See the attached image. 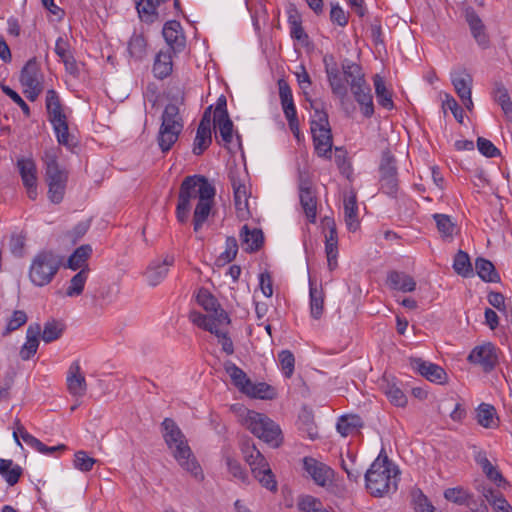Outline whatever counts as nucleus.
<instances>
[{"mask_svg": "<svg viewBox=\"0 0 512 512\" xmlns=\"http://www.w3.org/2000/svg\"><path fill=\"white\" fill-rule=\"evenodd\" d=\"M17 168L28 197L31 200H35L38 196L37 167L35 161L32 158H19L17 160Z\"/></svg>", "mask_w": 512, "mask_h": 512, "instance_id": "nucleus-12", "label": "nucleus"}, {"mask_svg": "<svg viewBox=\"0 0 512 512\" xmlns=\"http://www.w3.org/2000/svg\"><path fill=\"white\" fill-rule=\"evenodd\" d=\"M475 461L482 468L483 473L490 481L494 482L498 487H505L507 485V481L502 473L496 466L492 465L485 452H478L475 456Z\"/></svg>", "mask_w": 512, "mask_h": 512, "instance_id": "nucleus-29", "label": "nucleus"}, {"mask_svg": "<svg viewBox=\"0 0 512 512\" xmlns=\"http://www.w3.org/2000/svg\"><path fill=\"white\" fill-rule=\"evenodd\" d=\"M27 319V315L24 311L15 310L7 322L6 328L3 331V335H8L11 332L17 330L27 322Z\"/></svg>", "mask_w": 512, "mask_h": 512, "instance_id": "nucleus-62", "label": "nucleus"}, {"mask_svg": "<svg viewBox=\"0 0 512 512\" xmlns=\"http://www.w3.org/2000/svg\"><path fill=\"white\" fill-rule=\"evenodd\" d=\"M62 265V258L51 250H42L32 259L29 279L33 285L43 287L52 282Z\"/></svg>", "mask_w": 512, "mask_h": 512, "instance_id": "nucleus-5", "label": "nucleus"}, {"mask_svg": "<svg viewBox=\"0 0 512 512\" xmlns=\"http://www.w3.org/2000/svg\"><path fill=\"white\" fill-rule=\"evenodd\" d=\"M410 364L415 371L431 382L444 384L447 381V373L437 364L424 361L421 358H412Z\"/></svg>", "mask_w": 512, "mask_h": 512, "instance_id": "nucleus-16", "label": "nucleus"}, {"mask_svg": "<svg viewBox=\"0 0 512 512\" xmlns=\"http://www.w3.org/2000/svg\"><path fill=\"white\" fill-rule=\"evenodd\" d=\"M174 264V257L167 255L161 262L152 261L146 269L145 277L150 286L159 285L167 276L169 267Z\"/></svg>", "mask_w": 512, "mask_h": 512, "instance_id": "nucleus-23", "label": "nucleus"}, {"mask_svg": "<svg viewBox=\"0 0 512 512\" xmlns=\"http://www.w3.org/2000/svg\"><path fill=\"white\" fill-rule=\"evenodd\" d=\"M171 49L160 50L155 58L153 64L154 76L158 79H165L168 77L173 70V55H175Z\"/></svg>", "mask_w": 512, "mask_h": 512, "instance_id": "nucleus-27", "label": "nucleus"}, {"mask_svg": "<svg viewBox=\"0 0 512 512\" xmlns=\"http://www.w3.org/2000/svg\"><path fill=\"white\" fill-rule=\"evenodd\" d=\"M162 34L168 45L166 49H171L174 53H179L184 50L185 37L182 33L181 24L178 21L171 20L166 22Z\"/></svg>", "mask_w": 512, "mask_h": 512, "instance_id": "nucleus-18", "label": "nucleus"}, {"mask_svg": "<svg viewBox=\"0 0 512 512\" xmlns=\"http://www.w3.org/2000/svg\"><path fill=\"white\" fill-rule=\"evenodd\" d=\"M240 239L242 245L246 246L245 250L248 252L258 251L264 242L263 232L260 229H249L248 225H244L240 231Z\"/></svg>", "mask_w": 512, "mask_h": 512, "instance_id": "nucleus-30", "label": "nucleus"}, {"mask_svg": "<svg viewBox=\"0 0 512 512\" xmlns=\"http://www.w3.org/2000/svg\"><path fill=\"white\" fill-rule=\"evenodd\" d=\"M92 254V247L88 244L78 247L68 259V267L77 270L86 265V261Z\"/></svg>", "mask_w": 512, "mask_h": 512, "instance_id": "nucleus-49", "label": "nucleus"}, {"mask_svg": "<svg viewBox=\"0 0 512 512\" xmlns=\"http://www.w3.org/2000/svg\"><path fill=\"white\" fill-rule=\"evenodd\" d=\"M96 461V459L89 457L85 451L80 450L75 453L73 462L76 469L82 472H88L92 470Z\"/></svg>", "mask_w": 512, "mask_h": 512, "instance_id": "nucleus-60", "label": "nucleus"}, {"mask_svg": "<svg viewBox=\"0 0 512 512\" xmlns=\"http://www.w3.org/2000/svg\"><path fill=\"white\" fill-rule=\"evenodd\" d=\"M88 277V268H82L77 274H75L70 280V284L66 290V295L69 297H75L82 294L85 283Z\"/></svg>", "mask_w": 512, "mask_h": 512, "instance_id": "nucleus-51", "label": "nucleus"}, {"mask_svg": "<svg viewBox=\"0 0 512 512\" xmlns=\"http://www.w3.org/2000/svg\"><path fill=\"white\" fill-rule=\"evenodd\" d=\"M20 82L24 86L27 98L34 101L42 91V85L39 81V67L35 58L27 61L20 73Z\"/></svg>", "mask_w": 512, "mask_h": 512, "instance_id": "nucleus-9", "label": "nucleus"}, {"mask_svg": "<svg viewBox=\"0 0 512 512\" xmlns=\"http://www.w3.org/2000/svg\"><path fill=\"white\" fill-rule=\"evenodd\" d=\"M309 296L311 316L318 320L321 318L324 311L325 294L322 288H317L311 280H309Z\"/></svg>", "mask_w": 512, "mask_h": 512, "instance_id": "nucleus-38", "label": "nucleus"}, {"mask_svg": "<svg viewBox=\"0 0 512 512\" xmlns=\"http://www.w3.org/2000/svg\"><path fill=\"white\" fill-rule=\"evenodd\" d=\"M161 427L164 441L179 466L195 480L203 481V470L176 422L171 418H165L161 423Z\"/></svg>", "mask_w": 512, "mask_h": 512, "instance_id": "nucleus-1", "label": "nucleus"}, {"mask_svg": "<svg viewBox=\"0 0 512 512\" xmlns=\"http://www.w3.org/2000/svg\"><path fill=\"white\" fill-rule=\"evenodd\" d=\"M282 371L286 378H290L294 372L295 358L291 351L283 350L278 355Z\"/></svg>", "mask_w": 512, "mask_h": 512, "instance_id": "nucleus-61", "label": "nucleus"}, {"mask_svg": "<svg viewBox=\"0 0 512 512\" xmlns=\"http://www.w3.org/2000/svg\"><path fill=\"white\" fill-rule=\"evenodd\" d=\"M190 321L198 327L209 331H216V327L219 326L217 320L211 315H204L198 311H191L189 314Z\"/></svg>", "mask_w": 512, "mask_h": 512, "instance_id": "nucleus-55", "label": "nucleus"}, {"mask_svg": "<svg viewBox=\"0 0 512 512\" xmlns=\"http://www.w3.org/2000/svg\"><path fill=\"white\" fill-rule=\"evenodd\" d=\"M466 21L478 45L487 48L489 39L485 33V26L477 13L471 8L466 10Z\"/></svg>", "mask_w": 512, "mask_h": 512, "instance_id": "nucleus-26", "label": "nucleus"}, {"mask_svg": "<svg viewBox=\"0 0 512 512\" xmlns=\"http://www.w3.org/2000/svg\"><path fill=\"white\" fill-rule=\"evenodd\" d=\"M373 82L379 105L387 110H392L394 108L392 93L386 88L383 78L380 75H375Z\"/></svg>", "mask_w": 512, "mask_h": 512, "instance_id": "nucleus-41", "label": "nucleus"}, {"mask_svg": "<svg viewBox=\"0 0 512 512\" xmlns=\"http://www.w3.org/2000/svg\"><path fill=\"white\" fill-rule=\"evenodd\" d=\"M299 430L311 440L318 437L317 427L308 413L300 416Z\"/></svg>", "mask_w": 512, "mask_h": 512, "instance_id": "nucleus-63", "label": "nucleus"}, {"mask_svg": "<svg viewBox=\"0 0 512 512\" xmlns=\"http://www.w3.org/2000/svg\"><path fill=\"white\" fill-rule=\"evenodd\" d=\"M224 369H225L226 373L230 376L232 383L242 393H244L245 389L247 388L248 384L251 381L247 377L246 373L231 361H226L224 363Z\"/></svg>", "mask_w": 512, "mask_h": 512, "instance_id": "nucleus-42", "label": "nucleus"}, {"mask_svg": "<svg viewBox=\"0 0 512 512\" xmlns=\"http://www.w3.org/2000/svg\"><path fill=\"white\" fill-rule=\"evenodd\" d=\"M299 198L308 221L315 223L317 216V200L308 181H302L300 183Z\"/></svg>", "mask_w": 512, "mask_h": 512, "instance_id": "nucleus-24", "label": "nucleus"}, {"mask_svg": "<svg viewBox=\"0 0 512 512\" xmlns=\"http://www.w3.org/2000/svg\"><path fill=\"white\" fill-rule=\"evenodd\" d=\"M325 72L327 80L333 95L338 97L342 102L346 99L348 94L347 86L344 83L341 72L335 62L328 63L327 58H324Z\"/></svg>", "mask_w": 512, "mask_h": 512, "instance_id": "nucleus-20", "label": "nucleus"}, {"mask_svg": "<svg viewBox=\"0 0 512 512\" xmlns=\"http://www.w3.org/2000/svg\"><path fill=\"white\" fill-rule=\"evenodd\" d=\"M66 385L68 392L73 397L81 398L87 392L86 378L81 370L80 362L78 360L73 361L68 368Z\"/></svg>", "mask_w": 512, "mask_h": 512, "instance_id": "nucleus-15", "label": "nucleus"}, {"mask_svg": "<svg viewBox=\"0 0 512 512\" xmlns=\"http://www.w3.org/2000/svg\"><path fill=\"white\" fill-rule=\"evenodd\" d=\"M453 268L457 274L463 277H468L473 274L469 255L462 250H459L455 255Z\"/></svg>", "mask_w": 512, "mask_h": 512, "instance_id": "nucleus-53", "label": "nucleus"}, {"mask_svg": "<svg viewBox=\"0 0 512 512\" xmlns=\"http://www.w3.org/2000/svg\"><path fill=\"white\" fill-rule=\"evenodd\" d=\"M493 94L494 100L501 106L505 116L512 119V101L505 86L502 83H496Z\"/></svg>", "mask_w": 512, "mask_h": 512, "instance_id": "nucleus-45", "label": "nucleus"}, {"mask_svg": "<svg viewBox=\"0 0 512 512\" xmlns=\"http://www.w3.org/2000/svg\"><path fill=\"white\" fill-rule=\"evenodd\" d=\"M44 161L46 165V182L47 183H67L68 172L58 163V153L55 149H49L45 153Z\"/></svg>", "mask_w": 512, "mask_h": 512, "instance_id": "nucleus-17", "label": "nucleus"}, {"mask_svg": "<svg viewBox=\"0 0 512 512\" xmlns=\"http://www.w3.org/2000/svg\"><path fill=\"white\" fill-rule=\"evenodd\" d=\"M203 189L208 190L209 194H216L215 187L203 175H191L183 179L176 206V218L180 223L187 222L191 211V202L201 199Z\"/></svg>", "mask_w": 512, "mask_h": 512, "instance_id": "nucleus-3", "label": "nucleus"}, {"mask_svg": "<svg viewBox=\"0 0 512 512\" xmlns=\"http://www.w3.org/2000/svg\"><path fill=\"white\" fill-rule=\"evenodd\" d=\"M468 361L480 365L484 372L492 371L498 362L495 346L491 343L476 346L468 355Z\"/></svg>", "mask_w": 512, "mask_h": 512, "instance_id": "nucleus-14", "label": "nucleus"}, {"mask_svg": "<svg viewBox=\"0 0 512 512\" xmlns=\"http://www.w3.org/2000/svg\"><path fill=\"white\" fill-rule=\"evenodd\" d=\"M297 508L301 512H330L324 508L322 502L319 499L311 495L299 497L297 501Z\"/></svg>", "mask_w": 512, "mask_h": 512, "instance_id": "nucleus-56", "label": "nucleus"}, {"mask_svg": "<svg viewBox=\"0 0 512 512\" xmlns=\"http://www.w3.org/2000/svg\"><path fill=\"white\" fill-rule=\"evenodd\" d=\"M341 69L350 87H352L354 83L359 84L365 80L361 66L348 59L342 62Z\"/></svg>", "mask_w": 512, "mask_h": 512, "instance_id": "nucleus-43", "label": "nucleus"}, {"mask_svg": "<svg viewBox=\"0 0 512 512\" xmlns=\"http://www.w3.org/2000/svg\"><path fill=\"white\" fill-rule=\"evenodd\" d=\"M451 81L460 99L468 98L471 95L472 77L465 69L453 71Z\"/></svg>", "mask_w": 512, "mask_h": 512, "instance_id": "nucleus-32", "label": "nucleus"}, {"mask_svg": "<svg viewBox=\"0 0 512 512\" xmlns=\"http://www.w3.org/2000/svg\"><path fill=\"white\" fill-rule=\"evenodd\" d=\"M230 181L234 193V203L237 217L241 220H246L251 216L248 208V195L246 186L245 184L241 183L240 180L234 175H230Z\"/></svg>", "mask_w": 512, "mask_h": 512, "instance_id": "nucleus-22", "label": "nucleus"}, {"mask_svg": "<svg viewBox=\"0 0 512 512\" xmlns=\"http://www.w3.org/2000/svg\"><path fill=\"white\" fill-rule=\"evenodd\" d=\"M475 269L477 275L485 282L497 283L500 281V276L490 260L481 257L477 258Z\"/></svg>", "mask_w": 512, "mask_h": 512, "instance_id": "nucleus-40", "label": "nucleus"}, {"mask_svg": "<svg viewBox=\"0 0 512 512\" xmlns=\"http://www.w3.org/2000/svg\"><path fill=\"white\" fill-rule=\"evenodd\" d=\"M279 97L283 113L285 117L294 116L297 114L296 106L294 104L292 90L287 81L284 79L278 80Z\"/></svg>", "mask_w": 512, "mask_h": 512, "instance_id": "nucleus-34", "label": "nucleus"}, {"mask_svg": "<svg viewBox=\"0 0 512 512\" xmlns=\"http://www.w3.org/2000/svg\"><path fill=\"white\" fill-rule=\"evenodd\" d=\"M350 90L354 96L355 101L360 105L361 112L366 118H370L374 114L373 97L371 94L370 85L366 80L361 83H354Z\"/></svg>", "mask_w": 512, "mask_h": 512, "instance_id": "nucleus-19", "label": "nucleus"}, {"mask_svg": "<svg viewBox=\"0 0 512 512\" xmlns=\"http://www.w3.org/2000/svg\"><path fill=\"white\" fill-rule=\"evenodd\" d=\"M214 127L218 128L221 142L225 147L232 142L233 139V122L229 116L213 118Z\"/></svg>", "mask_w": 512, "mask_h": 512, "instance_id": "nucleus-46", "label": "nucleus"}, {"mask_svg": "<svg viewBox=\"0 0 512 512\" xmlns=\"http://www.w3.org/2000/svg\"><path fill=\"white\" fill-rule=\"evenodd\" d=\"M197 303L207 312L211 313L218 325H229L230 318L227 312L221 308L216 297L205 288H200L196 296Z\"/></svg>", "mask_w": 512, "mask_h": 512, "instance_id": "nucleus-11", "label": "nucleus"}, {"mask_svg": "<svg viewBox=\"0 0 512 512\" xmlns=\"http://www.w3.org/2000/svg\"><path fill=\"white\" fill-rule=\"evenodd\" d=\"M383 389L385 395L393 405L397 407H405L407 405V397L397 384L387 382Z\"/></svg>", "mask_w": 512, "mask_h": 512, "instance_id": "nucleus-54", "label": "nucleus"}, {"mask_svg": "<svg viewBox=\"0 0 512 512\" xmlns=\"http://www.w3.org/2000/svg\"><path fill=\"white\" fill-rule=\"evenodd\" d=\"M202 197L197 201L196 207L193 213V229L198 232L203 224L207 221L214 203L216 194H209V191L203 189Z\"/></svg>", "mask_w": 512, "mask_h": 512, "instance_id": "nucleus-21", "label": "nucleus"}, {"mask_svg": "<svg viewBox=\"0 0 512 512\" xmlns=\"http://www.w3.org/2000/svg\"><path fill=\"white\" fill-rule=\"evenodd\" d=\"M46 109L49 115V121L66 117L62 111V106L58 94L54 90H48L46 96Z\"/></svg>", "mask_w": 512, "mask_h": 512, "instance_id": "nucleus-48", "label": "nucleus"}, {"mask_svg": "<svg viewBox=\"0 0 512 512\" xmlns=\"http://www.w3.org/2000/svg\"><path fill=\"white\" fill-rule=\"evenodd\" d=\"M244 394L252 398L272 399L275 395V390L267 383H252L250 381Z\"/></svg>", "mask_w": 512, "mask_h": 512, "instance_id": "nucleus-50", "label": "nucleus"}, {"mask_svg": "<svg viewBox=\"0 0 512 512\" xmlns=\"http://www.w3.org/2000/svg\"><path fill=\"white\" fill-rule=\"evenodd\" d=\"M244 459L250 466L252 474H259V471L264 469L268 465L267 460L261 454V452L255 447V445L246 444L242 448Z\"/></svg>", "mask_w": 512, "mask_h": 512, "instance_id": "nucleus-33", "label": "nucleus"}, {"mask_svg": "<svg viewBox=\"0 0 512 512\" xmlns=\"http://www.w3.org/2000/svg\"><path fill=\"white\" fill-rule=\"evenodd\" d=\"M437 229L443 238H452L456 231V224L446 214L436 213L433 215Z\"/></svg>", "mask_w": 512, "mask_h": 512, "instance_id": "nucleus-52", "label": "nucleus"}, {"mask_svg": "<svg viewBox=\"0 0 512 512\" xmlns=\"http://www.w3.org/2000/svg\"><path fill=\"white\" fill-rule=\"evenodd\" d=\"M64 330L63 324L56 320L48 321L44 324L42 339L45 343H51L61 337Z\"/></svg>", "mask_w": 512, "mask_h": 512, "instance_id": "nucleus-57", "label": "nucleus"}, {"mask_svg": "<svg viewBox=\"0 0 512 512\" xmlns=\"http://www.w3.org/2000/svg\"><path fill=\"white\" fill-rule=\"evenodd\" d=\"M253 476L266 489L270 491L277 490V482L275 480L274 474L272 473V470L270 469L269 464L265 466L264 469L259 471V475L258 473H256Z\"/></svg>", "mask_w": 512, "mask_h": 512, "instance_id": "nucleus-58", "label": "nucleus"}, {"mask_svg": "<svg viewBox=\"0 0 512 512\" xmlns=\"http://www.w3.org/2000/svg\"><path fill=\"white\" fill-rule=\"evenodd\" d=\"M338 235L334 224L329 228L328 233L325 235V252L327 256L328 268L330 271L336 269L338 257Z\"/></svg>", "mask_w": 512, "mask_h": 512, "instance_id": "nucleus-31", "label": "nucleus"}, {"mask_svg": "<svg viewBox=\"0 0 512 512\" xmlns=\"http://www.w3.org/2000/svg\"><path fill=\"white\" fill-rule=\"evenodd\" d=\"M41 333V326L38 323L31 324L27 328L26 342L20 350V357L23 360H29L35 355L39 346L38 337Z\"/></svg>", "mask_w": 512, "mask_h": 512, "instance_id": "nucleus-28", "label": "nucleus"}, {"mask_svg": "<svg viewBox=\"0 0 512 512\" xmlns=\"http://www.w3.org/2000/svg\"><path fill=\"white\" fill-rule=\"evenodd\" d=\"M147 51V40L143 34L134 33L128 42V53L135 60H142Z\"/></svg>", "mask_w": 512, "mask_h": 512, "instance_id": "nucleus-44", "label": "nucleus"}, {"mask_svg": "<svg viewBox=\"0 0 512 512\" xmlns=\"http://www.w3.org/2000/svg\"><path fill=\"white\" fill-rule=\"evenodd\" d=\"M343 208L347 228L349 231L355 232L359 227V220L357 216V199L354 193H351V195L344 199Z\"/></svg>", "mask_w": 512, "mask_h": 512, "instance_id": "nucleus-36", "label": "nucleus"}, {"mask_svg": "<svg viewBox=\"0 0 512 512\" xmlns=\"http://www.w3.org/2000/svg\"><path fill=\"white\" fill-rule=\"evenodd\" d=\"M303 469L320 487H327L333 481L334 470L313 457L303 458Z\"/></svg>", "mask_w": 512, "mask_h": 512, "instance_id": "nucleus-10", "label": "nucleus"}, {"mask_svg": "<svg viewBox=\"0 0 512 512\" xmlns=\"http://www.w3.org/2000/svg\"><path fill=\"white\" fill-rule=\"evenodd\" d=\"M243 424L252 434L266 443L274 447L280 445L281 430L279 426L264 414L246 409Z\"/></svg>", "mask_w": 512, "mask_h": 512, "instance_id": "nucleus-7", "label": "nucleus"}, {"mask_svg": "<svg viewBox=\"0 0 512 512\" xmlns=\"http://www.w3.org/2000/svg\"><path fill=\"white\" fill-rule=\"evenodd\" d=\"M398 469L386 455L381 454L365 473L366 489L374 497H383L397 490Z\"/></svg>", "mask_w": 512, "mask_h": 512, "instance_id": "nucleus-2", "label": "nucleus"}, {"mask_svg": "<svg viewBox=\"0 0 512 512\" xmlns=\"http://www.w3.org/2000/svg\"><path fill=\"white\" fill-rule=\"evenodd\" d=\"M211 112L212 106L206 108L197 128L194 139L193 153L197 156L201 155L211 144Z\"/></svg>", "mask_w": 512, "mask_h": 512, "instance_id": "nucleus-13", "label": "nucleus"}, {"mask_svg": "<svg viewBox=\"0 0 512 512\" xmlns=\"http://www.w3.org/2000/svg\"><path fill=\"white\" fill-rule=\"evenodd\" d=\"M51 124L55 131L58 143L66 147H72L74 145L73 137L69 134L66 117L59 120H52Z\"/></svg>", "mask_w": 512, "mask_h": 512, "instance_id": "nucleus-47", "label": "nucleus"}, {"mask_svg": "<svg viewBox=\"0 0 512 512\" xmlns=\"http://www.w3.org/2000/svg\"><path fill=\"white\" fill-rule=\"evenodd\" d=\"M183 127L184 123L179 106L175 103L167 104L161 116V125L157 135V142L163 153L171 150L177 142Z\"/></svg>", "mask_w": 512, "mask_h": 512, "instance_id": "nucleus-6", "label": "nucleus"}, {"mask_svg": "<svg viewBox=\"0 0 512 512\" xmlns=\"http://www.w3.org/2000/svg\"><path fill=\"white\" fill-rule=\"evenodd\" d=\"M386 285L391 290L403 293L413 292L416 289L415 279L409 274L397 270H391L387 273Z\"/></svg>", "mask_w": 512, "mask_h": 512, "instance_id": "nucleus-25", "label": "nucleus"}, {"mask_svg": "<svg viewBox=\"0 0 512 512\" xmlns=\"http://www.w3.org/2000/svg\"><path fill=\"white\" fill-rule=\"evenodd\" d=\"M476 419L479 425L487 429H493L498 426V418L494 406L481 403L476 409Z\"/></svg>", "mask_w": 512, "mask_h": 512, "instance_id": "nucleus-39", "label": "nucleus"}, {"mask_svg": "<svg viewBox=\"0 0 512 512\" xmlns=\"http://www.w3.org/2000/svg\"><path fill=\"white\" fill-rule=\"evenodd\" d=\"M363 426V421L358 415L341 416L337 422V431L344 437L357 434Z\"/></svg>", "mask_w": 512, "mask_h": 512, "instance_id": "nucleus-37", "label": "nucleus"}, {"mask_svg": "<svg viewBox=\"0 0 512 512\" xmlns=\"http://www.w3.org/2000/svg\"><path fill=\"white\" fill-rule=\"evenodd\" d=\"M413 503L416 512H434L435 507L421 490L413 492Z\"/></svg>", "mask_w": 512, "mask_h": 512, "instance_id": "nucleus-64", "label": "nucleus"}, {"mask_svg": "<svg viewBox=\"0 0 512 512\" xmlns=\"http://www.w3.org/2000/svg\"><path fill=\"white\" fill-rule=\"evenodd\" d=\"M381 190L389 196L398 191V173L396 159L389 149L382 151L379 165Z\"/></svg>", "mask_w": 512, "mask_h": 512, "instance_id": "nucleus-8", "label": "nucleus"}, {"mask_svg": "<svg viewBox=\"0 0 512 512\" xmlns=\"http://www.w3.org/2000/svg\"><path fill=\"white\" fill-rule=\"evenodd\" d=\"M314 110V119L311 121L314 148L319 157L331 158L332 133L329 125L328 114L324 111V105L317 100H309Z\"/></svg>", "mask_w": 512, "mask_h": 512, "instance_id": "nucleus-4", "label": "nucleus"}, {"mask_svg": "<svg viewBox=\"0 0 512 512\" xmlns=\"http://www.w3.org/2000/svg\"><path fill=\"white\" fill-rule=\"evenodd\" d=\"M26 236L22 233H12L9 239L10 252L17 258L24 255Z\"/></svg>", "mask_w": 512, "mask_h": 512, "instance_id": "nucleus-59", "label": "nucleus"}, {"mask_svg": "<svg viewBox=\"0 0 512 512\" xmlns=\"http://www.w3.org/2000/svg\"><path fill=\"white\" fill-rule=\"evenodd\" d=\"M22 474V467L18 464H15L13 460L0 459V476L9 486H14L17 484Z\"/></svg>", "mask_w": 512, "mask_h": 512, "instance_id": "nucleus-35", "label": "nucleus"}]
</instances>
